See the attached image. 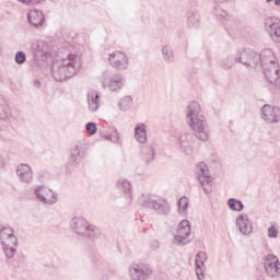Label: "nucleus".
Returning <instances> with one entry per match:
<instances>
[{"label": "nucleus", "mask_w": 280, "mask_h": 280, "mask_svg": "<svg viewBox=\"0 0 280 280\" xmlns=\"http://www.w3.org/2000/svg\"><path fill=\"white\" fill-rule=\"evenodd\" d=\"M104 139L113 141V143H117L119 141V133L117 132V129H112L110 133L104 135Z\"/></svg>", "instance_id": "nucleus-34"}, {"label": "nucleus", "mask_w": 280, "mask_h": 280, "mask_svg": "<svg viewBox=\"0 0 280 280\" xmlns=\"http://www.w3.org/2000/svg\"><path fill=\"white\" fill-rule=\"evenodd\" d=\"M151 248L152 250H159V248H161V243H159V241H153L151 244Z\"/></svg>", "instance_id": "nucleus-43"}, {"label": "nucleus", "mask_w": 280, "mask_h": 280, "mask_svg": "<svg viewBox=\"0 0 280 280\" xmlns=\"http://www.w3.org/2000/svg\"><path fill=\"white\" fill-rule=\"evenodd\" d=\"M228 207H230L231 211H244V203L235 198L228 200Z\"/></svg>", "instance_id": "nucleus-30"}, {"label": "nucleus", "mask_w": 280, "mask_h": 280, "mask_svg": "<svg viewBox=\"0 0 280 280\" xmlns=\"http://www.w3.org/2000/svg\"><path fill=\"white\" fill-rule=\"evenodd\" d=\"M118 108H119V110H122L124 113H126L127 110L132 108V96L122 97L120 100V102L118 103Z\"/></svg>", "instance_id": "nucleus-29"}, {"label": "nucleus", "mask_w": 280, "mask_h": 280, "mask_svg": "<svg viewBox=\"0 0 280 280\" xmlns=\"http://www.w3.org/2000/svg\"><path fill=\"white\" fill-rule=\"evenodd\" d=\"M200 104L192 101L188 104L186 109V121L199 141H209V125L207 119L202 116Z\"/></svg>", "instance_id": "nucleus-2"}, {"label": "nucleus", "mask_w": 280, "mask_h": 280, "mask_svg": "<svg viewBox=\"0 0 280 280\" xmlns=\"http://www.w3.org/2000/svg\"><path fill=\"white\" fill-rule=\"evenodd\" d=\"M82 63L80 57L75 54H67L57 61L52 62L51 75L55 82H67L71 78H75L80 72Z\"/></svg>", "instance_id": "nucleus-1"}, {"label": "nucleus", "mask_w": 280, "mask_h": 280, "mask_svg": "<svg viewBox=\"0 0 280 280\" xmlns=\"http://www.w3.org/2000/svg\"><path fill=\"white\" fill-rule=\"evenodd\" d=\"M265 27L272 40L280 43V23L272 22L271 18L266 20Z\"/></svg>", "instance_id": "nucleus-22"}, {"label": "nucleus", "mask_w": 280, "mask_h": 280, "mask_svg": "<svg viewBox=\"0 0 280 280\" xmlns=\"http://www.w3.org/2000/svg\"><path fill=\"white\" fill-rule=\"evenodd\" d=\"M138 202L140 207H143V209L155 211V213H159V215H170V211H172L170 202L156 195L142 194L138 199Z\"/></svg>", "instance_id": "nucleus-5"}, {"label": "nucleus", "mask_w": 280, "mask_h": 280, "mask_svg": "<svg viewBox=\"0 0 280 280\" xmlns=\"http://www.w3.org/2000/svg\"><path fill=\"white\" fill-rule=\"evenodd\" d=\"M19 3H23L24 5H30V3H33L34 0H18Z\"/></svg>", "instance_id": "nucleus-44"}, {"label": "nucleus", "mask_w": 280, "mask_h": 280, "mask_svg": "<svg viewBox=\"0 0 280 280\" xmlns=\"http://www.w3.org/2000/svg\"><path fill=\"white\" fill-rule=\"evenodd\" d=\"M34 195L36 200L42 202V205H56L58 202V195L44 185L36 186L34 189Z\"/></svg>", "instance_id": "nucleus-10"}, {"label": "nucleus", "mask_w": 280, "mask_h": 280, "mask_svg": "<svg viewBox=\"0 0 280 280\" xmlns=\"http://www.w3.org/2000/svg\"><path fill=\"white\" fill-rule=\"evenodd\" d=\"M108 60L109 65L114 69H118V71H124V69H128V55L122 51L116 50L109 54Z\"/></svg>", "instance_id": "nucleus-16"}, {"label": "nucleus", "mask_w": 280, "mask_h": 280, "mask_svg": "<svg viewBox=\"0 0 280 280\" xmlns=\"http://www.w3.org/2000/svg\"><path fill=\"white\" fill-rule=\"evenodd\" d=\"M70 229L79 237H86L88 240H97L102 236V230L86 221L81 217H74L70 221Z\"/></svg>", "instance_id": "nucleus-4"}, {"label": "nucleus", "mask_w": 280, "mask_h": 280, "mask_svg": "<svg viewBox=\"0 0 280 280\" xmlns=\"http://www.w3.org/2000/svg\"><path fill=\"white\" fill-rule=\"evenodd\" d=\"M258 55L260 57L258 67H261L266 80L275 89H280L279 65H277L275 52L272 49H264Z\"/></svg>", "instance_id": "nucleus-3"}, {"label": "nucleus", "mask_w": 280, "mask_h": 280, "mask_svg": "<svg viewBox=\"0 0 280 280\" xmlns=\"http://www.w3.org/2000/svg\"><path fill=\"white\" fill-rule=\"evenodd\" d=\"M207 259H209V256L207 255V252H199L196 255L195 265H202V266H205V262L207 261Z\"/></svg>", "instance_id": "nucleus-33"}, {"label": "nucleus", "mask_w": 280, "mask_h": 280, "mask_svg": "<svg viewBox=\"0 0 280 280\" xmlns=\"http://www.w3.org/2000/svg\"><path fill=\"white\" fill-rule=\"evenodd\" d=\"M3 51V46L0 44V54Z\"/></svg>", "instance_id": "nucleus-49"}, {"label": "nucleus", "mask_w": 280, "mask_h": 280, "mask_svg": "<svg viewBox=\"0 0 280 280\" xmlns=\"http://www.w3.org/2000/svg\"><path fill=\"white\" fill-rule=\"evenodd\" d=\"M33 60L37 67H45V63L51 58V46L45 40H37L31 45Z\"/></svg>", "instance_id": "nucleus-7"}, {"label": "nucleus", "mask_w": 280, "mask_h": 280, "mask_svg": "<svg viewBox=\"0 0 280 280\" xmlns=\"http://www.w3.org/2000/svg\"><path fill=\"white\" fill-rule=\"evenodd\" d=\"M88 108L90 113H97L100 110V92L95 90L88 92Z\"/></svg>", "instance_id": "nucleus-23"}, {"label": "nucleus", "mask_w": 280, "mask_h": 280, "mask_svg": "<svg viewBox=\"0 0 280 280\" xmlns=\"http://www.w3.org/2000/svg\"><path fill=\"white\" fill-rule=\"evenodd\" d=\"M272 1H273L275 5H277V8H279L280 0H266V3H272Z\"/></svg>", "instance_id": "nucleus-46"}, {"label": "nucleus", "mask_w": 280, "mask_h": 280, "mask_svg": "<svg viewBox=\"0 0 280 280\" xmlns=\"http://www.w3.org/2000/svg\"><path fill=\"white\" fill-rule=\"evenodd\" d=\"M2 167H5V160L3 159V155H0V170H2Z\"/></svg>", "instance_id": "nucleus-45"}, {"label": "nucleus", "mask_w": 280, "mask_h": 280, "mask_svg": "<svg viewBox=\"0 0 280 280\" xmlns=\"http://www.w3.org/2000/svg\"><path fill=\"white\" fill-rule=\"evenodd\" d=\"M196 176L205 194H211V183H213V177H211V174L209 173V166H207L205 162H200L196 166Z\"/></svg>", "instance_id": "nucleus-9"}, {"label": "nucleus", "mask_w": 280, "mask_h": 280, "mask_svg": "<svg viewBox=\"0 0 280 280\" xmlns=\"http://www.w3.org/2000/svg\"><path fill=\"white\" fill-rule=\"evenodd\" d=\"M102 84H103V89H109L112 93L121 91V89L124 88V75L114 74L108 79H104Z\"/></svg>", "instance_id": "nucleus-17"}, {"label": "nucleus", "mask_w": 280, "mask_h": 280, "mask_svg": "<svg viewBox=\"0 0 280 280\" xmlns=\"http://www.w3.org/2000/svg\"><path fill=\"white\" fill-rule=\"evenodd\" d=\"M85 130L88 135H95L97 132V125H95L93 121H90L85 125Z\"/></svg>", "instance_id": "nucleus-38"}, {"label": "nucleus", "mask_w": 280, "mask_h": 280, "mask_svg": "<svg viewBox=\"0 0 280 280\" xmlns=\"http://www.w3.org/2000/svg\"><path fill=\"white\" fill-rule=\"evenodd\" d=\"M179 210L187 211L189 209V199L186 196L179 198L177 202Z\"/></svg>", "instance_id": "nucleus-35"}, {"label": "nucleus", "mask_w": 280, "mask_h": 280, "mask_svg": "<svg viewBox=\"0 0 280 280\" xmlns=\"http://www.w3.org/2000/svg\"><path fill=\"white\" fill-rule=\"evenodd\" d=\"M191 139H194L191 132H184L178 137L177 143L184 154H191Z\"/></svg>", "instance_id": "nucleus-21"}, {"label": "nucleus", "mask_w": 280, "mask_h": 280, "mask_svg": "<svg viewBox=\"0 0 280 280\" xmlns=\"http://www.w3.org/2000/svg\"><path fill=\"white\" fill-rule=\"evenodd\" d=\"M116 187L118 191H121L126 196H130L132 194V184H130L128 179H118Z\"/></svg>", "instance_id": "nucleus-26"}, {"label": "nucleus", "mask_w": 280, "mask_h": 280, "mask_svg": "<svg viewBox=\"0 0 280 280\" xmlns=\"http://www.w3.org/2000/svg\"><path fill=\"white\" fill-rule=\"evenodd\" d=\"M268 237H271L273 240H277V237H279V230L277 229V226L271 225L268 228Z\"/></svg>", "instance_id": "nucleus-39"}, {"label": "nucleus", "mask_w": 280, "mask_h": 280, "mask_svg": "<svg viewBox=\"0 0 280 280\" xmlns=\"http://www.w3.org/2000/svg\"><path fill=\"white\" fill-rule=\"evenodd\" d=\"M129 276L132 280H148L152 277V267L145 264H133L129 267Z\"/></svg>", "instance_id": "nucleus-12"}, {"label": "nucleus", "mask_w": 280, "mask_h": 280, "mask_svg": "<svg viewBox=\"0 0 280 280\" xmlns=\"http://www.w3.org/2000/svg\"><path fill=\"white\" fill-rule=\"evenodd\" d=\"M34 86H35V89H40V81L35 80L34 81Z\"/></svg>", "instance_id": "nucleus-48"}, {"label": "nucleus", "mask_w": 280, "mask_h": 280, "mask_svg": "<svg viewBox=\"0 0 280 280\" xmlns=\"http://www.w3.org/2000/svg\"><path fill=\"white\" fill-rule=\"evenodd\" d=\"M231 0H212V3H228Z\"/></svg>", "instance_id": "nucleus-47"}, {"label": "nucleus", "mask_w": 280, "mask_h": 280, "mask_svg": "<svg viewBox=\"0 0 280 280\" xmlns=\"http://www.w3.org/2000/svg\"><path fill=\"white\" fill-rule=\"evenodd\" d=\"M264 267L268 277L275 279L280 276V262L275 254H269L265 257Z\"/></svg>", "instance_id": "nucleus-13"}, {"label": "nucleus", "mask_w": 280, "mask_h": 280, "mask_svg": "<svg viewBox=\"0 0 280 280\" xmlns=\"http://www.w3.org/2000/svg\"><path fill=\"white\" fill-rule=\"evenodd\" d=\"M12 119V113L2 110L0 113V121H10Z\"/></svg>", "instance_id": "nucleus-41"}, {"label": "nucleus", "mask_w": 280, "mask_h": 280, "mask_svg": "<svg viewBox=\"0 0 280 280\" xmlns=\"http://www.w3.org/2000/svg\"><path fill=\"white\" fill-rule=\"evenodd\" d=\"M0 244L2 246L5 259L10 260L16 255V246H19V238L14 235V230L10 226L0 229Z\"/></svg>", "instance_id": "nucleus-6"}, {"label": "nucleus", "mask_w": 280, "mask_h": 280, "mask_svg": "<svg viewBox=\"0 0 280 280\" xmlns=\"http://www.w3.org/2000/svg\"><path fill=\"white\" fill-rule=\"evenodd\" d=\"M161 54L166 65H172V62H174V48H172V46L167 44L163 45L161 48Z\"/></svg>", "instance_id": "nucleus-25"}, {"label": "nucleus", "mask_w": 280, "mask_h": 280, "mask_svg": "<svg viewBox=\"0 0 280 280\" xmlns=\"http://www.w3.org/2000/svg\"><path fill=\"white\" fill-rule=\"evenodd\" d=\"M18 262L16 261H11V265L13 266V268H21L22 264L25 262V256L21 255L16 257Z\"/></svg>", "instance_id": "nucleus-40"}, {"label": "nucleus", "mask_w": 280, "mask_h": 280, "mask_svg": "<svg viewBox=\"0 0 280 280\" xmlns=\"http://www.w3.org/2000/svg\"><path fill=\"white\" fill-rule=\"evenodd\" d=\"M261 119H264L266 124H279L280 108L271 106L270 104H265L261 107Z\"/></svg>", "instance_id": "nucleus-15"}, {"label": "nucleus", "mask_w": 280, "mask_h": 280, "mask_svg": "<svg viewBox=\"0 0 280 280\" xmlns=\"http://www.w3.org/2000/svg\"><path fill=\"white\" fill-rule=\"evenodd\" d=\"M187 26L189 28L200 27V13L189 12L187 16Z\"/></svg>", "instance_id": "nucleus-27"}, {"label": "nucleus", "mask_w": 280, "mask_h": 280, "mask_svg": "<svg viewBox=\"0 0 280 280\" xmlns=\"http://www.w3.org/2000/svg\"><path fill=\"white\" fill-rule=\"evenodd\" d=\"M135 137L138 143H145V141H148V131H145V124H138L135 127Z\"/></svg>", "instance_id": "nucleus-24"}, {"label": "nucleus", "mask_w": 280, "mask_h": 280, "mask_svg": "<svg viewBox=\"0 0 280 280\" xmlns=\"http://www.w3.org/2000/svg\"><path fill=\"white\" fill-rule=\"evenodd\" d=\"M15 174L23 185H32V183H34V171H32V166L26 163L19 164Z\"/></svg>", "instance_id": "nucleus-14"}, {"label": "nucleus", "mask_w": 280, "mask_h": 280, "mask_svg": "<svg viewBox=\"0 0 280 280\" xmlns=\"http://www.w3.org/2000/svg\"><path fill=\"white\" fill-rule=\"evenodd\" d=\"M222 3H215V5L212 9V14L217 16V19H226L229 16V13L224 11V9L221 7Z\"/></svg>", "instance_id": "nucleus-31"}, {"label": "nucleus", "mask_w": 280, "mask_h": 280, "mask_svg": "<svg viewBox=\"0 0 280 280\" xmlns=\"http://www.w3.org/2000/svg\"><path fill=\"white\" fill-rule=\"evenodd\" d=\"M236 226L243 235L253 233V223L248 219V214H241L236 218Z\"/></svg>", "instance_id": "nucleus-19"}, {"label": "nucleus", "mask_w": 280, "mask_h": 280, "mask_svg": "<svg viewBox=\"0 0 280 280\" xmlns=\"http://www.w3.org/2000/svg\"><path fill=\"white\" fill-rule=\"evenodd\" d=\"M221 67L225 71H229V69H233V65H235V59L233 57H225L221 60Z\"/></svg>", "instance_id": "nucleus-32"}, {"label": "nucleus", "mask_w": 280, "mask_h": 280, "mask_svg": "<svg viewBox=\"0 0 280 280\" xmlns=\"http://www.w3.org/2000/svg\"><path fill=\"white\" fill-rule=\"evenodd\" d=\"M27 20L33 27H43L45 14L40 10L33 9L27 13Z\"/></svg>", "instance_id": "nucleus-20"}, {"label": "nucleus", "mask_w": 280, "mask_h": 280, "mask_svg": "<svg viewBox=\"0 0 280 280\" xmlns=\"http://www.w3.org/2000/svg\"><path fill=\"white\" fill-rule=\"evenodd\" d=\"M259 54L255 52V50L250 48H246L243 50H238L235 54L234 60L235 62H240L241 65H244V67L250 68V69H257L259 67V60H260Z\"/></svg>", "instance_id": "nucleus-8"}, {"label": "nucleus", "mask_w": 280, "mask_h": 280, "mask_svg": "<svg viewBox=\"0 0 280 280\" xmlns=\"http://www.w3.org/2000/svg\"><path fill=\"white\" fill-rule=\"evenodd\" d=\"M191 235V223L188 220H183L178 224L177 234L174 235L173 244H177L178 246L189 244L187 237Z\"/></svg>", "instance_id": "nucleus-11"}, {"label": "nucleus", "mask_w": 280, "mask_h": 280, "mask_svg": "<svg viewBox=\"0 0 280 280\" xmlns=\"http://www.w3.org/2000/svg\"><path fill=\"white\" fill-rule=\"evenodd\" d=\"M141 158L145 163H151V161H154V148L152 145H144L141 149Z\"/></svg>", "instance_id": "nucleus-28"}, {"label": "nucleus", "mask_w": 280, "mask_h": 280, "mask_svg": "<svg viewBox=\"0 0 280 280\" xmlns=\"http://www.w3.org/2000/svg\"><path fill=\"white\" fill-rule=\"evenodd\" d=\"M94 264H95L96 268H100L101 270H104V268H106V266H107L106 260H104L102 258H95Z\"/></svg>", "instance_id": "nucleus-42"}, {"label": "nucleus", "mask_w": 280, "mask_h": 280, "mask_svg": "<svg viewBox=\"0 0 280 280\" xmlns=\"http://www.w3.org/2000/svg\"><path fill=\"white\" fill-rule=\"evenodd\" d=\"M196 266V275L198 280L205 279V271L207 270L205 265H195Z\"/></svg>", "instance_id": "nucleus-37"}, {"label": "nucleus", "mask_w": 280, "mask_h": 280, "mask_svg": "<svg viewBox=\"0 0 280 280\" xmlns=\"http://www.w3.org/2000/svg\"><path fill=\"white\" fill-rule=\"evenodd\" d=\"M25 60H27V55L24 51H18L15 54V62L16 65H25Z\"/></svg>", "instance_id": "nucleus-36"}, {"label": "nucleus", "mask_w": 280, "mask_h": 280, "mask_svg": "<svg viewBox=\"0 0 280 280\" xmlns=\"http://www.w3.org/2000/svg\"><path fill=\"white\" fill-rule=\"evenodd\" d=\"M86 156V144L79 142L74 144L70 150V161L72 165L82 163V160Z\"/></svg>", "instance_id": "nucleus-18"}]
</instances>
